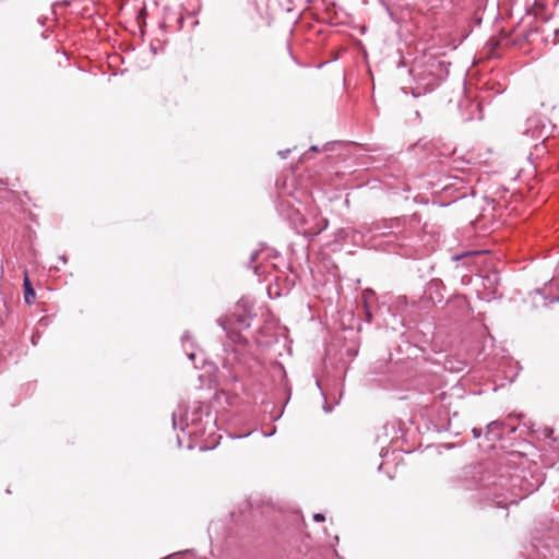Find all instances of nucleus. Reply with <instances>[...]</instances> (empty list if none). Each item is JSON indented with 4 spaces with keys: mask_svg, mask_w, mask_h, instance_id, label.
<instances>
[{
    "mask_svg": "<svg viewBox=\"0 0 559 559\" xmlns=\"http://www.w3.org/2000/svg\"><path fill=\"white\" fill-rule=\"evenodd\" d=\"M519 484V476H511L509 478L499 476L495 480L487 481L484 487L488 490H492L489 495L498 507L506 508L510 504H516L526 496V493L515 492Z\"/></svg>",
    "mask_w": 559,
    "mask_h": 559,
    "instance_id": "1",
    "label": "nucleus"
},
{
    "mask_svg": "<svg viewBox=\"0 0 559 559\" xmlns=\"http://www.w3.org/2000/svg\"><path fill=\"white\" fill-rule=\"evenodd\" d=\"M418 224L419 222L415 217L394 218L390 224V228L393 230L388 236L394 237L400 246H415L418 237Z\"/></svg>",
    "mask_w": 559,
    "mask_h": 559,
    "instance_id": "2",
    "label": "nucleus"
},
{
    "mask_svg": "<svg viewBox=\"0 0 559 559\" xmlns=\"http://www.w3.org/2000/svg\"><path fill=\"white\" fill-rule=\"evenodd\" d=\"M411 74L414 78L417 88L423 90L424 92L433 91L442 80H431L432 74L427 70V66H425L424 61L417 59L412 69Z\"/></svg>",
    "mask_w": 559,
    "mask_h": 559,
    "instance_id": "3",
    "label": "nucleus"
},
{
    "mask_svg": "<svg viewBox=\"0 0 559 559\" xmlns=\"http://www.w3.org/2000/svg\"><path fill=\"white\" fill-rule=\"evenodd\" d=\"M421 60L427 66V70L432 74L431 80H444L448 76L450 63L432 55H424Z\"/></svg>",
    "mask_w": 559,
    "mask_h": 559,
    "instance_id": "4",
    "label": "nucleus"
},
{
    "mask_svg": "<svg viewBox=\"0 0 559 559\" xmlns=\"http://www.w3.org/2000/svg\"><path fill=\"white\" fill-rule=\"evenodd\" d=\"M252 311V306H249L247 301L240 300L237 304L234 317L236 318L235 323L238 329H248L250 326V321L254 316Z\"/></svg>",
    "mask_w": 559,
    "mask_h": 559,
    "instance_id": "5",
    "label": "nucleus"
},
{
    "mask_svg": "<svg viewBox=\"0 0 559 559\" xmlns=\"http://www.w3.org/2000/svg\"><path fill=\"white\" fill-rule=\"evenodd\" d=\"M316 223L313 226L305 227L300 230L306 237L312 238L318 236L320 233H322L324 229L328 228L329 222L324 217H318L316 216Z\"/></svg>",
    "mask_w": 559,
    "mask_h": 559,
    "instance_id": "6",
    "label": "nucleus"
},
{
    "mask_svg": "<svg viewBox=\"0 0 559 559\" xmlns=\"http://www.w3.org/2000/svg\"><path fill=\"white\" fill-rule=\"evenodd\" d=\"M23 288H24V301L27 305H33L36 299L35 289L32 286L31 280L28 277L27 272L24 274L23 278Z\"/></svg>",
    "mask_w": 559,
    "mask_h": 559,
    "instance_id": "7",
    "label": "nucleus"
},
{
    "mask_svg": "<svg viewBox=\"0 0 559 559\" xmlns=\"http://www.w3.org/2000/svg\"><path fill=\"white\" fill-rule=\"evenodd\" d=\"M503 427V423L499 420H493L487 425V433H490L495 430H500Z\"/></svg>",
    "mask_w": 559,
    "mask_h": 559,
    "instance_id": "8",
    "label": "nucleus"
},
{
    "mask_svg": "<svg viewBox=\"0 0 559 559\" xmlns=\"http://www.w3.org/2000/svg\"><path fill=\"white\" fill-rule=\"evenodd\" d=\"M252 269H253L254 274L258 275L259 277L269 274V272L265 270V267L260 264L253 265Z\"/></svg>",
    "mask_w": 559,
    "mask_h": 559,
    "instance_id": "9",
    "label": "nucleus"
},
{
    "mask_svg": "<svg viewBox=\"0 0 559 559\" xmlns=\"http://www.w3.org/2000/svg\"><path fill=\"white\" fill-rule=\"evenodd\" d=\"M313 520L317 521V522H323L324 521V515L321 514V513H316L313 515Z\"/></svg>",
    "mask_w": 559,
    "mask_h": 559,
    "instance_id": "10",
    "label": "nucleus"
},
{
    "mask_svg": "<svg viewBox=\"0 0 559 559\" xmlns=\"http://www.w3.org/2000/svg\"><path fill=\"white\" fill-rule=\"evenodd\" d=\"M260 252L259 251H254L251 253V257H250V264H252L259 257Z\"/></svg>",
    "mask_w": 559,
    "mask_h": 559,
    "instance_id": "11",
    "label": "nucleus"
},
{
    "mask_svg": "<svg viewBox=\"0 0 559 559\" xmlns=\"http://www.w3.org/2000/svg\"><path fill=\"white\" fill-rule=\"evenodd\" d=\"M487 281L490 282L491 284L498 283V275L497 274H492V276H488L487 277Z\"/></svg>",
    "mask_w": 559,
    "mask_h": 559,
    "instance_id": "12",
    "label": "nucleus"
},
{
    "mask_svg": "<svg viewBox=\"0 0 559 559\" xmlns=\"http://www.w3.org/2000/svg\"><path fill=\"white\" fill-rule=\"evenodd\" d=\"M472 432H473V435H474V437H475V438H479V437H480V433H481V432H480V430H479V429H477V428H474V429L472 430Z\"/></svg>",
    "mask_w": 559,
    "mask_h": 559,
    "instance_id": "13",
    "label": "nucleus"
},
{
    "mask_svg": "<svg viewBox=\"0 0 559 559\" xmlns=\"http://www.w3.org/2000/svg\"><path fill=\"white\" fill-rule=\"evenodd\" d=\"M230 338H233L235 342H241L242 337L241 335L237 334L235 337L233 335H229Z\"/></svg>",
    "mask_w": 559,
    "mask_h": 559,
    "instance_id": "14",
    "label": "nucleus"
},
{
    "mask_svg": "<svg viewBox=\"0 0 559 559\" xmlns=\"http://www.w3.org/2000/svg\"><path fill=\"white\" fill-rule=\"evenodd\" d=\"M288 153H289V150L278 152V154L281 155L282 158H286Z\"/></svg>",
    "mask_w": 559,
    "mask_h": 559,
    "instance_id": "15",
    "label": "nucleus"
},
{
    "mask_svg": "<svg viewBox=\"0 0 559 559\" xmlns=\"http://www.w3.org/2000/svg\"><path fill=\"white\" fill-rule=\"evenodd\" d=\"M365 312H366L367 319H368V320H371V312H370V310L368 309V307H366V308H365Z\"/></svg>",
    "mask_w": 559,
    "mask_h": 559,
    "instance_id": "16",
    "label": "nucleus"
},
{
    "mask_svg": "<svg viewBox=\"0 0 559 559\" xmlns=\"http://www.w3.org/2000/svg\"><path fill=\"white\" fill-rule=\"evenodd\" d=\"M187 356H188V358H189L190 360H193V359H194V357H195V354H194L193 352H188V353H187Z\"/></svg>",
    "mask_w": 559,
    "mask_h": 559,
    "instance_id": "17",
    "label": "nucleus"
},
{
    "mask_svg": "<svg viewBox=\"0 0 559 559\" xmlns=\"http://www.w3.org/2000/svg\"><path fill=\"white\" fill-rule=\"evenodd\" d=\"M189 341V335L188 333H186L183 336H182V343H183V346H186V342Z\"/></svg>",
    "mask_w": 559,
    "mask_h": 559,
    "instance_id": "18",
    "label": "nucleus"
},
{
    "mask_svg": "<svg viewBox=\"0 0 559 559\" xmlns=\"http://www.w3.org/2000/svg\"><path fill=\"white\" fill-rule=\"evenodd\" d=\"M323 408H324V411H325V412H331V407H330V406H328V405H324V407H323Z\"/></svg>",
    "mask_w": 559,
    "mask_h": 559,
    "instance_id": "19",
    "label": "nucleus"
},
{
    "mask_svg": "<svg viewBox=\"0 0 559 559\" xmlns=\"http://www.w3.org/2000/svg\"><path fill=\"white\" fill-rule=\"evenodd\" d=\"M311 151H318V147L316 145L311 146Z\"/></svg>",
    "mask_w": 559,
    "mask_h": 559,
    "instance_id": "20",
    "label": "nucleus"
},
{
    "mask_svg": "<svg viewBox=\"0 0 559 559\" xmlns=\"http://www.w3.org/2000/svg\"><path fill=\"white\" fill-rule=\"evenodd\" d=\"M534 122H535V120H532V119H530V120H528V124H531V126H532Z\"/></svg>",
    "mask_w": 559,
    "mask_h": 559,
    "instance_id": "21",
    "label": "nucleus"
},
{
    "mask_svg": "<svg viewBox=\"0 0 559 559\" xmlns=\"http://www.w3.org/2000/svg\"><path fill=\"white\" fill-rule=\"evenodd\" d=\"M221 325L223 326L224 330H227V328L224 323L221 322Z\"/></svg>",
    "mask_w": 559,
    "mask_h": 559,
    "instance_id": "22",
    "label": "nucleus"
}]
</instances>
